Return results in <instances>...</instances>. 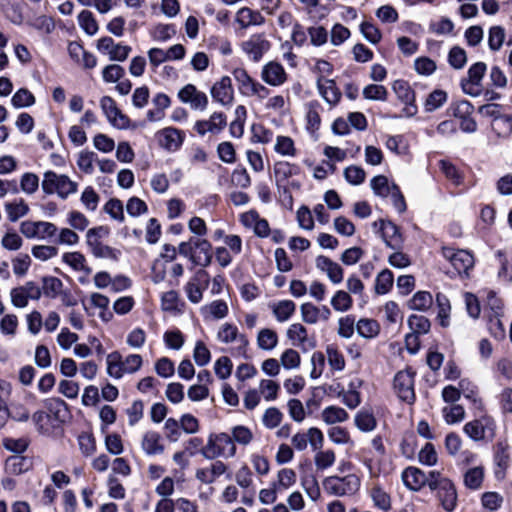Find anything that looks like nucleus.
Here are the masks:
<instances>
[{
	"label": "nucleus",
	"instance_id": "f257e3e1",
	"mask_svg": "<svg viewBox=\"0 0 512 512\" xmlns=\"http://www.w3.org/2000/svg\"><path fill=\"white\" fill-rule=\"evenodd\" d=\"M178 252L192 264L207 267L212 262V245L205 238H190L178 245Z\"/></svg>",
	"mask_w": 512,
	"mask_h": 512
},
{
	"label": "nucleus",
	"instance_id": "f03ea898",
	"mask_svg": "<svg viewBox=\"0 0 512 512\" xmlns=\"http://www.w3.org/2000/svg\"><path fill=\"white\" fill-rule=\"evenodd\" d=\"M237 448L230 435L225 432L210 433L207 442L201 447L199 453L207 460L217 458H233Z\"/></svg>",
	"mask_w": 512,
	"mask_h": 512
},
{
	"label": "nucleus",
	"instance_id": "7ed1b4c3",
	"mask_svg": "<svg viewBox=\"0 0 512 512\" xmlns=\"http://www.w3.org/2000/svg\"><path fill=\"white\" fill-rule=\"evenodd\" d=\"M78 183L66 174H58L54 171H46L41 182L45 194H56L60 199L66 200L78 191Z\"/></svg>",
	"mask_w": 512,
	"mask_h": 512
},
{
	"label": "nucleus",
	"instance_id": "20e7f679",
	"mask_svg": "<svg viewBox=\"0 0 512 512\" xmlns=\"http://www.w3.org/2000/svg\"><path fill=\"white\" fill-rule=\"evenodd\" d=\"M216 338L220 343L232 345L229 350L232 356H246L249 340L245 334L239 331L236 325L228 322L223 323L217 331Z\"/></svg>",
	"mask_w": 512,
	"mask_h": 512
},
{
	"label": "nucleus",
	"instance_id": "39448f33",
	"mask_svg": "<svg viewBox=\"0 0 512 512\" xmlns=\"http://www.w3.org/2000/svg\"><path fill=\"white\" fill-rule=\"evenodd\" d=\"M429 488L432 491H437V497L446 511L452 512L456 508L457 492L455 486L449 479L442 477L440 472L431 471Z\"/></svg>",
	"mask_w": 512,
	"mask_h": 512
},
{
	"label": "nucleus",
	"instance_id": "423d86ee",
	"mask_svg": "<svg viewBox=\"0 0 512 512\" xmlns=\"http://www.w3.org/2000/svg\"><path fill=\"white\" fill-rule=\"evenodd\" d=\"M325 491L334 496H352L355 495L361 486L360 477L356 474H348L343 477L329 476L323 480Z\"/></svg>",
	"mask_w": 512,
	"mask_h": 512
},
{
	"label": "nucleus",
	"instance_id": "0eeeda50",
	"mask_svg": "<svg viewBox=\"0 0 512 512\" xmlns=\"http://www.w3.org/2000/svg\"><path fill=\"white\" fill-rule=\"evenodd\" d=\"M270 48L271 42L265 33L251 34L240 44V49L246 58L255 63L259 62Z\"/></svg>",
	"mask_w": 512,
	"mask_h": 512
},
{
	"label": "nucleus",
	"instance_id": "6e6552de",
	"mask_svg": "<svg viewBox=\"0 0 512 512\" xmlns=\"http://www.w3.org/2000/svg\"><path fill=\"white\" fill-rule=\"evenodd\" d=\"M495 430V421L488 415L469 421L463 427L464 433L474 441L491 440L495 436Z\"/></svg>",
	"mask_w": 512,
	"mask_h": 512
},
{
	"label": "nucleus",
	"instance_id": "1a4fd4ad",
	"mask_svg": "<svg viewBox=\"0 0 512 512\" xmlns=\"http://www.w3.org/2000/svg\"><path fill=\"white\" fill-rule=\"evenodd\" d=\"M235 81L238 84L239 91L248 97L257 96L258 98H265L269 94V90L254 80L245 69L236 68L232 72Z\"/></svg>",
	"mask_w": 512,
	"mask_h": 512
},
{
	"label": "nucleus",
	"instance_id": "9d476101",
	"mask_svg": "<svg viewBox=\"0 0 512 512\" xmlns=\"http://www.w3.org/2000/svg\"><path fill=\"white\" fill-rule=\"evenodd\" d=\"M57 226L48 221L26 220L20 224V232L27 239L46 240L57 234Z\"/></svg>",
	"mask_w": 512,
	"mask_h": 512
},
{
	"label": "nucleus",
	"instance_id": "9b49d317",
	"mask_svg": "<svg viewBox=\"0 0 512 512\" xmlns=\"http://www.w3.org/2000/svg\"><path fill=\"white\" fill-rule=\"evenodd\" d=\"M324 444V435L316 427H311L307 431H299L291 437L292 447L301 452L310 445L313 451L319 450Z\"/></svg>",
	"mask_w": 512,
	"mask_h": 512
},
{
	"label": "nucleus",
	"instance_id": "f8f14e48",
	"mask_svg": "<svg viewBox=\"0 0 512 512\" xmlns=\"http://www.w3.org/2000/svg\"><path fill=\"white\" fill-rule=\"evenodd\" d=\"M100 108L113 127L120 130L130 127V119L118 109L116 102L110 96H103L100 99Z\"/></svg>",
	"mask_w": 512,
	"mask_h": 512
},
{
	"label": "nucleus",
	"instance_id": "ddd939ff",
	"mask_svg": "<svg viewBox=\"0 0 512 512\" xmlns=\"http://www.w3.org/2000/svg\"><path fill=\"white\" fill-rule=\"evenodd\" d=\"M11 303L16 308H24L29 300H38L41 297V288L33 281L13 288L10 292Z\"/></svg>",
	"mask_w": 512,
	"mask_h": 512
},
{
	"label": "nucleus",
	"instance_id": "4468645a",
	"mask_svg": "<svg viewBox=\"0 0 512 512\" xmlns=\"http://www.w3.org/2000/svg\"><path fill=\"white\" fill-rule=\"evenodd\" d=\"M442 255L452 264L459 274H468V271L474 266V257L467 250H454L453 248L443 247Z\"/></svg>",
	"mask_w": 512,
	"mask_h": 512
},
{
	"label": "nucleus",
	"instance_id": "2eb2a0df",
	"mask_svg": "<svg viewBox=\"0 0 512 512\" xmlns=\"http://www.w3.org/2000/svg\"><path fill=\"white\" fill-rule=\"evenodd\" d=\"M394 389L402 401L413 403L415 400L414 373L409 369L399 371L394 377Z\"/></svg>",
	"mask_w": 512,
	"mask_h": 512
},
{
	"label": "nucleus",
	"instance_id": "dca6fc26",
	"mask_svg": "<svg viewBox=\"0 0 512 512\" xmlns=\"http://www.w3.org/2000/svg\"><path fill=\"white\" fill-rule=\"evenodd\" d=\"M179 100L190 106L193 110L204 111L208 106L207 95L194 84H186L177 94Z\"/></svg>",
	"mask_w": 512,
	"mask_h": 512
},
{
	"label": "nucleus",
	"instance_id": "f3484780",
	"mask_svg": "<svg viewBox=\"0 0 512 512\" xmlns=\"http://www.w3.org/2000/svg\"><path fill=\"white\" fill-rule=\"evenodd\" d=\"M226 125V115L222 112H214L208 119L196 121L194 124V130L200 136H204L207 133L218 134L226 127Z\"/></svg>",
	"mask_w": 512,
	"mask_h": 512
},
{
	"label": "nucleus",
	"instance_id": "a211bd4d",
	"mask_svg": "<svg viewBox=\"0 0 512 512\" xmlns=\"http://www.w3.org/2000/svg\"><path fill=\"white\" fill-rule=\"evenodd\" d=\"M392 89L397 98L406 104L403 113L406 117H412L417 113V107L414 104L415 94L409 84L403 80H396L392 85Z\"/></svg>",
	"mask_w": 512,
	"mask_h": 512
},
{
	"label": "nucleus",
	"instance_id": "6ab92c4d",
	"mask_svg": "<svg viewBox=\"0 0 512 512\" xmlns=\"http://www.w3.org/2000/svg\"><path fill=\"white\" fill-rule=\"evenodd\" d=\"M210 94L212 99L222 106L232 104L234 100V90L230 77L223 76L220 80L215 82L211 87Z\"/></svg>",
	"mask_w": 512,
	"mask_h": 512
},
{
	"label": "nucleus",
	"instance_id": "aec40b11",
	"mask_svg": "<svg viewBox=\"0 0 512 512\" xmlns=\"http://www.w3.org/2000/svg\"><path fill=\"white\" fill-rule=\"evenodd\" d=\"M315 265L318 270L325 273L332 284H340L344 279L343 268L332 259L324 255H319L315 259Z\"/></svg>",
	"mask_w": 512,
	"mask_h": 512
},
{
	"label": "nucleus",
	"instance_id": "412c9836",
	"mask_svg": "<svg viewBox=\"0 0 512 512\" xmlns=\"http://www.w3.org/2000/svg\"><path fill=\"white\" fill-rule=\"evenodd\" d=\"M286 337L292 346L303 350L314 348L315 342L308 337L307 329L301 323L291 324L287 331Z\"/></svg>",
	"mask_w": 512,
	"mask_h": 512
},
{
	"label": "nucleus",
	"instance_id": "4be33fe9",
	"mask_svg": "<svg viewBox=\"0 0 512 512\" xmlns=\"http://www.w3.org/2000/svg\"><path fill=\"white\" fill-rule=\"evenodd\" d=\"M404 485L412 490L419 491L425 484L429 486L431 479V472L426 475L422 470L417 467H407L401 474Z\"/></svg>",
	"mask_w": 512,
	"mask_h": 512
},
{
	"label": "nucleus",
	"instance_id": "5701e85b",
	"mask_svg": "<svg viewBox=\"0 0 512 512\" xmlns=\"http://www.w3.org/2000/svg\"><path fill=\"white\" fill-rule=\"evenodd\" d=\"M184 132L174 127H167L158 132V141L161 147L168 151H177L183 144Z\"/></svg>",
	"mask_w": 512,
	"mask_h": 512
},
{
	"label": "nucleus",
	"instance_id": "b1692460",
	"mask_svg": "<svg viewBox=\"0 0 512 512\" xmlns=\"http://www.w3.org/2000/svg\"><path fill=\"white\" fill-rule=\"evenodd\" d=\"M228 470L227 465L216 460L212 462L208 467L198 468L195 472V478L202 484H212L215 480L225 474Z\"/></svg>",
	"mask_w": 512,
	"mask_h": 512
},
{
	"label": "nucleus",
	"instance_id": "393cba45",
	"mask_svg": "<svg viewBox=\"0 0 512 512\" xmlns=\"http://www.w3.org/2000/svg\"><path fill=\"white\" fill-rule=\"evenodd\" d=\"M261 77L268 85L280 86L286 81V72L281 64L269 62L264 65Z\"/></svg>",
	"mask_w": 512,
	"mask_h": 512
},
{
	"label": "nucleus",
	"instance_id": "a878e982",
	"mask_svg": "<svg viewBox=\"0 0 512 512\" xmlns=\"http://www.w3.org/2000/svg\"><path fill=\"white\" fill-rule=\"evenodd\" d=\"M473 106L470 102L463 100L457 103L454 115L461 118L460 128L463 132L473 133L477 129V123L474 119L468 117L472 113Z\"/></svg>",
	"mask_w": 512,
	"mask_h": 512
},
{
	"label": "nucleus",
	"instance_id": "bb28decb",
	"mask_svg": "<svg viewBox=\"0 0 512 512\" xmlns=\"http://www.w3.org/2000/svg\"><path fill=\"white\" fill-rule=\"evenodd\" d=\"M317 88L319 94L329 105L335 106L340 101L342 94L333 80L319 77L317 79Z\"/></svg>",
	"mask_w": 512,
	"mask_h": 512
},
{
	"label": "nucleus",
	"instance_id": "cd10ccee",
	"mask_svg": "<svg viewBox=\"0 0 512 512\" xmlns=\"http://www.w3.org/2000/svg\"><path fill=\"white\" fill-rule=\"evenodd\" d=\"M141 448L148 456L160 455L165 449L161 435L156 431H147L143 434Z\"/></svg>",
	"mask_w": 512,
	"mask_h": 512
},
{
	"label": "nucleus",
	"instance_id": "c85d7f7f",
	"mask_svg": "<svg viewBox=\"0 0 512 512\" xmlns=\"http://www.w3.org/2000/svg\"><path fill=\"white\" fill-rule=\"evenodd\" d=\"M235 23H237L241 29H246L250 26L262 25L264 23V17L258 11H254L248 7H242L235 14Z\"/></svg>",
	"mask_w": 512,
	"mask_h": 512
},
{
	"label": "nucleus",
	"instance_id": "c756f323",
	"mask_svg": "<svg viewBox=\"0 0 512 512\" xmlns=\"http://www.w3.org/2000/svg\"><path fill=\"white\" fill-rule=\"evenodd\" d=\"M495 260L498 265L497 276L504 282H512V254L505 250L495 252Z\"/></svg>",
	"mask_w": 512,
	"mask_h": 512
},
{
	"label": "nucleus",
	"instance_id": "7c9ffc66",
	"mask_svg": "<svg viewBox=\"0 0 512 512\" xmlns=\"http://www.w3.org/2000/svg\"><path fill=\"white\" fill-rule=\"evenodd\" d=\"M229 308L224 300H214L200 308V313L206 320H220L228 315Z\"/></svg>",
	"mask_w": 512,
	"mask_h": 512
},
{
	"label": "nucleus",
	"instance_id": "2f4dec72",
	"mask_svg": "<svg viewBox=\"0 0 512 512\" xmlns=\"http://www.w3.org/2000/svg\"><path fill=\"white\" fill-rule=\"evenodd\" d=\"M381 233L385 244L391 249H399L402 246V236L398 227L391 221L381 222Z\"/></svg>",
	"mask_w": 512,
	"mask_h": 512
},
{
	"label": "nucleus",
	"instance_id": "473e14b6",
	"mask_svg": "<svg viewBox=\"0 0 512 512\" xmlns=\"http://www.w3.org/2000/svg\"><path fill=\"white\" fill-rule=\"evenodd\" d=\"M206 275L205 271L200 270L185 285V292L190 302L197 304L202 300L204 288L201 287V280Z\"/></svg>",
	"mask_w": 512,
	"mask_h": 512
},
{
	"label": "nucleus",
	"instance_id": "72a5a7b5",
	"mask_svg": "<svg viewBox=\"0 0 512 512\" xmlns=\"http://www.w3.org/2000/svg\"><path fill=\"white\" fill-rule=\"evenodd\" d=\"M89 302L92 307L99 310L98 317L102 321L109 322L113 318V313L109 310L110 300L107 296L94 292L90 295Z\"/></svg>",
	"mask_w": 512,
	"mask_h": 512
},
{
	"label": "nucleus",
	"instance_id": "f704fd0d",
	"mask_svg": "<svg viewBox=\"0 0 512 512\" xmlns=\"http://www.w3.org/2000/svg\"><path fill=\"white\" fill-rule=\"evenodd\" d=\"M362 385V380L354 378L350 381L348 389L344 390L340 395L342 396L343 403L350 409L356 408L361 403L360 393L358 388Z\"/></svg>",
	"mask_w": 512,
	"mask_h": 512
},
{
	"label": "nucleus",
	"instance_id": "c9c22d12",
	"mask_svg": "<svg viewBox=\"0 0 512 512\" xmlns=\"http://www.w3.org/2000/svg\"><path fill=\"white\" fill-rule=\"evenodd\" d=\"M30 460L22 455H13L5 461V471L11 475H20L30 469Z\"/></svg>",
	"mask_w": 512,
	"mask_h": 512
},
{
	"label": "nucleus",
	"instance_id": "e433bc0d",
	"mask_svg": "<svg viewBox=\"0 0 512 512\" xmlns=\"http://www.w3.org/2000/svg\"><path fill=\"white\" fill-rule=\"evenodd\" d=\"M278 335L270 328H263L259 330L256 338L257 346L263 351H272L278 345Z\"/></svg>",
	"mask_w": 512,
	"mask_h": 512
},
{
	"label": "nucleus",
	"instance_id": "4c0bfd02",
	"mask_svg": "<svg viewBox=\"0 0 512 512\" xmlns=\"http://www.w3.org/2000/svg\"><path fill=\"white\" fill-rule=\"evenodd\" d=\"M271 309L278 322H286L295 313L296 304L291 300H281L273 303Z\"/></svg>",
	"mask_w": 512,
	"mask_h": 512
},
{
	"label": "nucleus",
	"instance_id": "58836bf2",
	"mask_svg": "<svg viewBox=\"0 0 512 512\" xmlns=\"http://www.w3.org/2000/svg\"><path fill=\"white\" fill-rule=\"evenodd\" d=\"M370 186L374 194L382 198L389 197L392 190H395L397 187L395 183L390 182L384 175L373 177L370 181Z\"/></svg>",
	"mask_w": 512,
	"mask_h": 512
},
{
	"label": "nucleus",
	"instance_id": "ea45409f",
	"mask_svg": "<svg viewBox=\"0 0 512 512\" xmlns=\"http://www.w3.org/2000/svg\"><path fill=\"white\" fill-rule=\"evenodd\" d=\"M356 331L365 339H373L380 333V325L374 319L361 318L356 323Z\"/></svg>",
	"mask_w": 512,
	"mask_h": 512
},
{
	"label": "nucleus",
	"instance_id": "a19ab883",
	"mask_svg": "<svg viewBox=\"0 0 512 512\" xmlns=\"http://www.w3.org/2000/svg\"><path fill=\"white\" fill-rule=\"evenodd\" d=\"M297 481L296 472L291 468H282L277 472L276 480L272 483L280 491H286L295 485Z\"/></svg>",
	"mask_w": 512,
	"mask_h": 512
},
{
	"label": "nucleus",
	"instance_id": "79ce46f5",
	"mask_svg": "<svg viewBox=\"0 0 512 512\" xmlns=\"http://www.w3.org/2000/svg\"><path fill=\"white\" fill-rule=\"evenodd\" d=\"M77 21L79 27L89 36L95 35L99 30V25L94 14L89 10H82Z\"/></svg>",
	"mask_w": 512,
	"mask_h": 512
},
{
	"label": "nucleus",
	"instance_id": "37998d69",
	"mask_svg": "<svg viewBox=\"0 0 512 512\" xmlns=\"http://www.w3.org/2000/svg\"><path fill=\"white\" fill-rule=\"evenodd\" d=\"M321 418L326 424L333 425L345 422L348 419V413L341 407L328 406L322 410Z\"/></svg>",
	"mask_w": 512,
	"mask_h": 512
},
{
	"label": "nucleus",
	"instance_id": "c03bdc74",
	"mask_svg": "<svg viewBox=\"0 0 512 512\" xmlns=\"http://www.w3.org/2000/svg\"><path fill=\"white\" fill-rule=\"evenodd\" d=\"M332 308L337 312H347L353 307V299L349 292L345 290H337L331 300Z\"/></svg>",
	"mask_w": 512,
	"mask_h": 512
},
{
	"label": "nucleus",
	"instance_id": "a18cd8bd",
	"mask_svg": "<svg viewBox=\"0 0 512 512\" xmlns=\"http://www.w3.org/2000/svg\"><path fill=\"white\" fill-rule=\"evenodd\" d=\"M5 211L8 219L12 222L26 216L29 212V206L23 199H18L5 204Z\"/></svg>",
	"mask_w": 512,
	"mask_h": 512
},
{
	"label": "nucleus",
	"instance_id": "49530a36",
	"mask_svg": "<svg viewBox=\"0 0 512 512\" xmlns=\"http://www.w3.org/2000/svg\"><path fill=\"white\" fill-rule=\"evenodd\" d=\"M408 327L411 333L416 335H425L430 331L431 323L429 319L423 315L412 314L407 320Z\"/></svg>",
	"mask_w": 512,
	"mask_h": 512
},
{
	"label": "nucleus",
	"instance_id": "de8ad7c7",
	"mask_svg": "<svg viewBox=\"0 0 512 512\" xmlns=\"http://www.w3.org/2000/svg\"><path fill=\"white\" fill-rule=\"evenodd\" d=\"M274 150L284 157H294L297 154L294 141L289 136L279 135L275 139Z\"/></svg>",
	"mask_w": 512,
	"mask_h": 512
},
{
	"label": "nucleus",
	"instance_id": "09e8293b",
	"mask_svg": "<svg viewBox=\"0 0 512 512\" xmlns=\"http://www.w3.org/2000/svg\"><path fill=\"white\" fill-rule=\"evenodd\" d=\"M61 260L75 273L88 264L85 255L79 251L65 252L62 254Z\"/></svg>",
	"mask_w": 512,
	"mask_h": 512
},
{
	"label": "nucleus",
	"instance_id": "8fccbe9b",
	"mask_svg": "<svg viewBox=\"0 0 512 512\" xmlns=\"http://www.w3.org/2000/svg\"><path fill=\"white\" fill-rule=\"evenodd\" d=\"M107 374L115 379H120L125 375L122 366V356L118 352H112L107 356Z\"/></svg>",
	"mask_w": 512,
	"mask_h": 512
},
{
	"label": "nucleus",
	"instance_id": "3c124183",
	"mask_svg": "<svg viewBox=\"0 0 512 512\" xmlns=\"http://www.w3.org/2000/svg\"><path fill=\"white\" fill-rule=\"evenodd\" d=\"M314 464L317 470H326L332 467L336 461L335 452L331 449L315 451Z\"/></svg>",
	"mask_w": 512,
	"mask_h": 512
},
{
	"label": "nucleus",
	"instance_id": "603ef678",
	"mask_svg": "<svg viewBox=\"0 0 512 512\" xmlns=\"http://www.w3.org/2000/svg\"><path fill=\"white\" fill-rule=\"evenodd\" d=\"M432 303L433 297L429 292L419 291L409 300L408 306L411 310L425 311L431 307Z\"/></svg>",
	"mask_w": 512,
	"mask_h": 512
},
{
	"label": "nucleus",
	"instance_id": "864d4df0",
	"mask_svg": "<svg viewBox=\"0 0 512 512\" xmlns=\"http://www.w3.org/2000/svg\"><path fill=\"white\" fill-rule=\"evenodd\" d=\"M394 282L393 273L389 269L382 270L375 279V293L384 295L388 293Z\"/></svg>",
	"mask_w": 512,
	"mask_h": 512
},
{
	"label": "nucleus",
	"instance_id": "5fc2aeb1",
	"mask_svg": "<svg viewBox=\"0 0 512 512\" xmlns=\"http://www.w3.org/2000/svg\"><path fill=\"white\" fill-rule=\"evenodd\" d=\"M230 437L235 445L237 443L242 446H247L253 441L254 434L247 426L236 425L231 429Z\"/></svg>",
	"mask_w": 512,
	"mask_h": 512
},
{
	"label": "nucleus",
	"instance_id": "6e6d98bb",
	"mask_svg": "<svg viewBox=\"0 0 512 512\" xmlns=\"http://www.w3.org/2000/svg\"><path fill=\"white\" fill-rule=\"evenodd\" d=\"M428 30L438 36H447L453 33L454 23L447 17H441L431 21Z\"/></svg>",
	"mask_w": 512,
	"mask_h": 512
},
{
	"label": "nucleus",
	"instance_id": "4d7b16f0",
	"mask_svg": "<svg viewBox=\"0 0 512 512\" xmlns=\"http://www.w3.org/2000/svg\"><path fill=\"white\" fill-rule=\"evenodd\" d=\"M80 201L87 211L94 212L98 208L100 196L92 186H86L81 193Z\"/></svg>",
	"mask_w": 512,
	"mask_h": 512
},
{
	"label": "nucleus",
	"instance_id": "13d9d810",
	"mask_svg": "<svg viewBox=\"0 0 512 512\" xmlns=\"http://www.w3.org/2000/svg\"><path fill=\"white\" fill-rule=\"evenodd\" d=\"M448 95L444 90L436 89L426 98L424 107L427 112H433L443 106L447 101Z\"/></svg>",
	"mask_w": 512,
	"mask_h": 512
},
{
	"label": "nucleus",
	"instance_id": "bf43d9fd",
	"mask_svg": "<svg viewBox=\"0 0 512 512\" xmlns=\"http://www.w3.org/2000/svg\"><path fill=\"white\" fill-rule=\"evenodd\" d=\"M97 161V155L88 150H83L78 154L77 166L80 171L91 175L94 172V162Z\"/></svg>",
	"mask_w": 512,
	"mask_h": 512
},
{
	"label": "nucleus",
	"instance_id": "052dcab7",
	"mask_svg": "<svg viewBox=\"0 0 512 512\" xmlns=\"http://www.w3.org/2000/svg\"><path fill=\"white\" fill-rule=\"evenodd\" d=\"M280 364L286 370H296L300 367L301 356L293 348L284 350L280 356Z\"/></svg>",
	"mask_w": 512,
	"mask_h": 512
},
{
	"label": "nucleus",
	"instance_id": "680f3d73",
	"mask_svg": "<svg viewBox=\"0 0 512 512\" xmlns=\"http://www.w3.org/2000/svg\"><path fill=\"white\" fill-rule=\"evenodd\" d=\"M442 415L445 422L452 425L461 422L465 418V410L461 405L452 404L442 409Z\"/></svg>",
	"mask_w": 512,
	"mask_h": 512
},
{
	"label": "nucleus",
	"instance_id": "e2e57ef3",
	"mask_svg": "<svg viewBox=\"0 0 512 512\" xmlns=\"http://www.w3.org/2000/svg\"><path fill=\"white\" fill-rule=\"evenodd\" d=\"M103 210L106 214H108L113 220L118 221L120 223L124 222V206L121 200L117 198H112L108 200Z\"/></svg>",
	"mask_w": 512,
	"mask_h": 512
},
{
	"label": "nucleus",
	"instance_id": "0e129e2a",
	"mask_svg": "<svg viewBox=\"0 0 512 512\" xmlns=\"http://www.w3.org/2000/svg\"><path fill=\"white\" fill-rule=\"evenodd\" d=\"M19 326L18 317L15 314H5L0 319V333L6 337H14Z\"/></svg>",
	"mask_w": 512,
	"mask_h": 512
},
{
	"label": "nucleus",
	"instance_id": "69168bd1",
	"mask_svg": "<svg viewBox=\"0 0 512 512\" xmlns=\"http://www.w3.org/2000/svg\"><path fill=\"white\" fill-rule=\"evenodd\" d=\"M280 386L277 382L270 379H262L259 382V393L267 401H274L279 392Z\"/></svg>",
	"mask_w": 512,
	"mask_h": 512
},
{
	"label": "nucleus",
	"instance_id": "338daca9",
	"mask_svg": "<svg viewBox=\"0 0 512 512\" xmlns=\"http://www.w3.org/2000/svg\"><path fill=\"white\" fill-rule=\"evenodd\" d=\"M62 281L56 277H44L42 280L41 294L50 298H55L62 290Z\"/></svg>",
	"mask_w": 512,
	"mask_h": 512
},
{
	"label": "nucleus",
	"instance_id": "774afa93",
	"mask_svg": "<svg viewBox=\"0 0 512 512\" xmlns=\"http://www.w3.org/2000/svg\"><path fill=\"white\" fill-rule=\"evenodd\" d=\"M11 103L15 108L30 107L35 103V97L28 89L20 88L12 96Z\"/></svg>",
	"mask_w": 512,
	"mask_h": 512
}]
</instances>
